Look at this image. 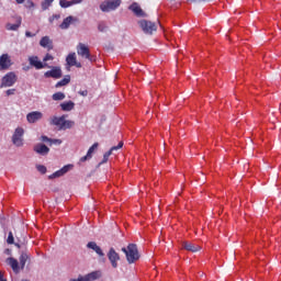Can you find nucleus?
<instances>
[{"instance_id":"4","label":"nucleus","mask_w":281,"mask_h":281,"mask_svg":"<svg viewBox=\"0 0 281 281\" xmlns=\"http://www.w3.org/2000/svg\"><path fill=\"white\" fill-rule=\"evenodd\" d=\"M138 24L143 30L144 34H153V32H157V24L155 22L140 20Z\"/></svg>"},{"instance_id":"23","label":"nucleus","mask_w":281,"mask_h":281,"mask_svg":"<svg viewBox=\"0 0 281 281\" xmlns=\"http://www.w3.org/2000/svg\"><path fill=\"white\" fill-rule=\"evenodd\" d=\"M21 23H22V19H21V16H18L15 24H12V23L7 24V30H9L10 32H16V30H19V27H21Z\"/></svg>"},{"instance_id":"26","label":"nucleus","mask_w":281,"mask_h":281,"mask_svg":"<svg viewBox=\"0 0 281 281\" xmlns=\"http://www.w3.org/2000/svg\"><path fill=\"white\" fill-rule=\"evenodd\" d=\"M29 259H30V255H27V252L21 254V256H20L21 269H25V263L27 262Z\"/></svg>"},{"instance_id":"3","label":"nucleus","mask_w":281,"mask_h":281,"mask_svg":"<svg viewBox=\"0 0 281 281\" xmlns=\"http://www.w3.org/2000/svg\"><path fill=\"white\" fill-rule=\"evenodd\" d=\"M16 83V74L8 72L5 76L2 77L0 89L13 87Z\"/></svg>"},{"instance_id":"37","label":"nucleus","mask_w":281,"mask_h":281,"mask_svg":"<svg viewBox=\"0 0 281 281\" xmlns=\"http://www.w3.org/2000/svg\"><path fill=\"white\" fill-rule=\"evenodd\" d=\"M58 19H60V14H54L49 18V23H54V21H58Z\"/></svg>"},{"instance_id":"18","label":"nucleus","mask_w":281,"mask_h":281,"mask_svg":"<svg viewBox=\"0 0 281 281\" xmlns=\"http://www.w3.org/2000/svg\"><path fill=\"white\" fill-rule=\"evenodd\" d=\"M123 146L124 143L120 142L117 146L111 147V149L103 155V160L101 161V164H106V161H109L110 155H113V150H120V148H122Z\"/></svg>"},{"instance_id":"13","label":"nucleus","mask_w":281,"mask_h":281,"mask_svg":"<svg viewBox=\"0 0 281 281\" xmlns=\"http://www.w3.org/2000/svg\"><path fill=\"white\" fill-rule=\"evenodd\" d=\"M12 66V60H10V55L2 54L0 56V69H10Z\"/></svg>"},{"instance_id":"19","label":"nucleus","mask_w":281,"mask_h":281,"mask_svg":"<svg viewBox=\"0 0 281 281\" xmlns=\"http://www.w3.org/2000/svg\"><path fill=\"white\" fill-rule=\"evenodd\" d=\"M98 146H99V144H98V143H94V144L88 149L87 155L80 158V161H81V162H85V161H88V159H91L93 153H94L95 150H98Z\"/></svg>"},{"instance_id":"49","label":"nucleus","mask_w":281,"mask_h":281,"mask_svg":"<svg viewBox=\"0 0 281 281\" xmlns=\"http://www.w3.org/2000/svg\"><path fill=\"white\" fill-rule=\"evenodd\" d=\"M16 3H24L25 0H15Z\"/></svg>"},{"instance_id":"21","label":"nucleus","mask_w":281,"mask_h":281,"mask_svg":"<svg viewBox=\"0 0 281 281\" xmlns=\"http://www.w3.org/2000/svg\"><path fill=\"white\" fill-rule=\"evenodd\" d=\"M41 47H45L46 49H54V44L50 41L49 36H44L40 41Z\"/></svg>"},{"instance_id":"31","label":"nucleus","mask_w":281,"mask_h":281,"mask_svg":"<svg viewBox=\"0 0 281 281\" xmlns=\"http://www.w3.org/2000/svg\"><path fill=\"white\" fill-rule=\"evenodd\" d=\"M59 5L60 8H71L72 4H71V1L60 0Z\"/></svg>"},{"instance_id":"2","label":"nucleus","mask_w":281,"mask_h":281,"mask_svg":"<svg viewBox=\"0 0 281 281\" xmlns=\"http://www.w3.org/2000/svg\"><path fill=\"white\" fill-rule=\"evenodd\" d=\"M122 5V0H105L100 4L101 12H113Z\"/></svg>"},{"instance_id":"11","label":"nucleus","mask_w":281,"mask_h":281,"mask_svg":"<svg viewBox=\"0 0 281 281\" xmlns=\"http://www.w3.org/2000/svg\"><path fill=\"white\" fill-rule=\"evenodd\" d=\"M29 63L31 67H35V69H45V67L49 68V66L46 63L43 64V61L38 60V56L29 57Z\"/></svg>"},{"instance_id":"40","label":"nucleus","mask_w":281,"mask_h":281,"mask_svg":"<svg viewBox=\"0 0 281 281\" xmlns=\"http://www.w3.org/2000/svg\"><path fill=\"white\" fill-rule=\"evenodd\" d=\"M70 281H89V278H85L82 276H79L78 279H71Z\"/></svg>"},{"instance_id":"8","label":"nucleus","mask_w":281,"mask_h":281,"mask_svg":"<svg viewBox=\"0 0 281 281\" xmlns=\"http://www.w3.org/2000/svg\"><path fill=\"white\" fill-rule=\"evenodd\" d=\"M108 258L113 267V269H117V261L120 260V254L115 251V248H110L108 252Z\"/></svg>"},{"instance_id":"35","label":"nucleus","mask_w":281,"mask_h":281,"mask_svg":"<svg viewBox=\"0 0 281 281\" xmlns=\"http://www.w3.org/2000/svg\"><path fill=\"white\" fill-rule=\"evenodd\" d=\"M83 278H88L89 280H98V272H91L88 276L83 277Z\"/></svg>"},{"instance_id":"27","label":"nucleus","mask_w":281,"mask_h":281,"mask_svg":"<svg viewBox=\"0 0 281 281\" xmlns=\"http://www.w3.org/2000/svg\"><path fill=\"white\" fill-rule=\"evenodd\" d=\"M74 126H76V122L67 121L66 119H64L61 131H67V128H74Z\"/></svg>"},{"instance_id":"39","label":"nucleus","mask_w":281,"mask_h":281,"mask_svg":"<svg viewBox=\"0 0 281 281\" xmlns=\"http://www.w3.org/2000/svg\"><path fill=\"white\" fill-rule=\"evenodd\" d=\"M41 142H45V143H48L50 144L52 143V138L47 137V136H41Z\"/></svg>"},{"instance_id":"29","label":"nucleus","mask_w":281,"mask_h":281,"mask_svg":"<svg viewBox=\"0 0 281 281\" xmlns=\"http://www.w3.org/2000/svg\"><path fill=\"white\" fill-rule=\"evenodd\" d=\"M54 3V0H44L42 2V10H49V7Z\"/></svg>"},{"instance_id":"5","label":"nucleus","mask_w":281,"mask_h":281,"mask_svg":"<svg viewBox=\"0 0 281 281\" xmlns=\"http://www.w3.org/2000/svg\"><path fill=\"white\" fill-rule=\"evenodd\" d=\"M77 54L78 56H81V58H87V60H90L93 63V57H91V52L89 50V46L85 45L83 43H79L77 46Z\"/></svg>"},{"instance_id":"7","label":"nucleus","mask_w":281,"mask_h":281,"mask_svg":"<svg viewBox=\"0 0 281 281\" xmlns=\"http://www.w3.org/2000/svg\"><path fill=\"white\" fill-rule=\"evenodd\" d=\"M44 76L46 78H54L55 80H58V78H63V70L60 67L55 66L50 70L46 71Z\"/></svg>"},{"instance_id":"32","label":"nucleus","mask_w":281,"mask_h":281,"mask_svg":"<svg viewBox=\"0 0 281 281\" xmlns=\"http://www.w3.org/2000/svg\"><path fill=\"white\" fill-rule=\"evenodd\" d=\"M108 27L109 26H106V23H104V22H99V24H98L99 32H106Z\"/></svg>"},{"instance_id":"16","label":"nucleus","mask_w":281,"mask_h":281,"mask_svg":"<svg viewBox=\"0 0 281 281\" xmlns=\"http://www.w3.org/2000/svg\"><path fill=\"white\" fill-rule=\"evenodd\" d=\"M87 248L92 249V251H95L100 258H104V251H102V248L98 246L95 241H89L87 244Z\"/></svg>"},{"instance_id":"10","label":"nucleus","mask_w":281,"mask_h":281,"mask_svg":"<svg viewBox=\"0 0 281 281\" xmlns=\"http://www.w3.org/2000/svg\"><path fill=\"white\" fill-rule=\"evenodd\" d=\"M66 64L68 67H77V69H80L82 67V64L78 63L76 58V53H70L66 57Z\"/></svg>"},{"instance_id":"38","label":"nucleus","mask_w":281,"mask_h":281,"mask_svg":"<svg viewBox=\"0 0 281 281\" xmlns=\"http://www.w3.org/2000/svg\"><path fill=\"white\" fill-rule=\"evenodd\" d=\"M47 60H54V56H52L50 54H46L43 58V63H47Z\"/></svg>"},{"instance_id":"22","label":"nucleus","mask_w":281,"mask_h":281,"mask_svg":"<svg viewBox=\"0 0 281 281\" xmlns=\"http://www.w3.org/2000/svg\"><path fill=\"white\" fill-rule=\"evenodd\" d=\"M34 150L37 153V155H48L49 154V147H47L45 144L35 145Z\"/></svg>"},{"instance_id":"20","label":"nucleus","mask_w":281,"mask_h":281,"mask_svg":"<svg viewBox=\"0 0 281 281\" xmlns=\"http://www.w3.org/2000/svg\"><path fill=\"white\" fill-rule=\"evenodd\" d=\"M130 10H132L136 16H146V13H144V10H142V7L137 4V2L132 3Z\"/></svg>"},{"instance_id":"36","label":"nucleus","mask_w":281,"mask_h":281,"mask_svg":"<svg viewBox=\"0 0 281 281\" xmlns=\"http://www.w3.org/2000/svg\"><path fill=\"white\" fill-rule=\"evenodd\" d=\"M36 169L38 170V172H41V175H45L47 172V167L43 165H38Z\"/></svg>"},{"instance_id":"17","label":"nucleus","mask_w":281,"mask_h":281,"mask_svg":"<svg viewBox=\"0 0 281 281\" xmlns=\"http://www.w3.org/2000/svg\"><path fill=\"white\" fill-rule=\"evenodd\" d=\"M7 265H9V267H11L12 271L14 273H19L20 268H19V260H16L14 257H9L5 260Z\"/></svg>"},{"instance_id":"6","label":"nucleus","mask_w":281,"mask_h":281,"mask_svg":"<svg viewBox=\"0 0 281 281\" xmlns=\"http://www.w3.org/2000/svg\"><path fill=\"white\" fill-rule=\"evenodd\" d=\"M23 135H25V130L23 127H16L12 136L14 146H23Z\"/></svg>"},{"instance_id":"41","label":"nucleus","mask_w":281,"mask_h":281,"mask_svg":"<svg viewBox=\"0 0 281 281\" xmlns=\"http://www.w3.org/2000/svg\"><path fill=\"white\" fill-rule=\"evenodd\" d=\"M53 144H58V145H60V144H63V140H60V139H52V138H50V144H49V146H52Z\"/></svg>"},{"instance_id":"42","label":"nucleus","mask_w":281,"mask_h":281,"mask_svg":"<svg viewBox=\"0 0 281 281\" xmlns=\"http://www.w3.org/2000/svg\"><path fill=\"white\" fill-rule=\"evenodd\" d=\"M25 36H26L27 38H34V36H36V34H32V32L26 31V32H25Z\"/></svg>"},{"instance_id":"44","label":"nucleus","mask_w":281,"mask_h":281,"mask_svg":"<svg viewBox=\"0 0 281 281\" xmlns=\"http://www.w3.org/2000/svg\"><path fill=\"white\" fill-rule=\"evenodd\" d=\"M15 89H9L7 90V95H14Z\"/></svg>"},{"instance_id":"25","label":"nucleus","mask_w":281,"mask_h":281,"mask_svg":"<svg viewBox=\"0 0 281 281\" xmlns=\"http://www.w3.org/2000/svg\"><path fill=\"white\" fill-rule=\"evenodd\" d=\"M60 106L61 111H74V106H76V104L74 103V101H68L61 103Z\"/></svg>"},{"instance_id":"33","label":"nucleus","mask_w":281,"mask_h":281,"mask_svg":"<svg viewBox=\"0 0 281 281\" xmlns=\"http://www.w3.org/2000/svg\"><path fill=\"white\" fill-rule=\"evenodd\" d=\"M58 177H64V173H63V171L60 169L55 171L53 175H50L49 179H56Z\"/></svg>"},{"instance_id":"30","label":"nucleus","mask_w":281,"mask_h":281,"mask_svg":"<svg viewBox=\"0 0 281 281\" xmlns=\"http://www.w3.org/2000/svg\"><path fill=\"white\" fill-rule=\"evenodd\" d=\"M74 168V165H66V166H64L61 169H59V170H61V175H67V172H69V170H71Z\"/></svg>"},{"instance_id":"24","label":"nucleus","mask_w":281,"mask_h":281,"mask_svg":"<svg viewBox=\"0 0 281 281\" xmlns=\"http://www.w3.org/2000/svg\"><path fill=\"white\" fill-rule=\"evenodd\" d=\"M69 82H71V76L66 75L64 79H61L60 81H58L55 87L56 89H59V87H67V85H69Z\"/></svg>"},{"instance_id":"15","label":"nucleus","mask_w":281,"mask_h":281,"mask_svg":"<svg viewBox=\"0 0 281 281\" xmlns=\"http://www.w3.org/2000/svg\"><path fill=\"white\" fill-rule=\"evenodd\" d=\"M65 120H67L66 115L53 116L52 120H50V124L53 126H57L58 131H61V126H63Z\"/></svg>"},{"instance_id":"43","label":"nucleus","mask_w":281,"mask_h":281,"mask_svg":"<svg viewBox=\"0 0 281 281\" xmlns=\"http://www.w3.org/2000/svg\"><path fill=\"white\" fill-rule=\"evenodd\" d=\"M79 95L87 98V95H89V91H87V90L79 91Z\"/></svg>"},{"instance_id":"50","label":"nucleus","mask_w":281,"mask_h":281,"mask_svg":"<svg viewBox=\"0 0 281 281\" xmlns=\"http://www.w3.org/2000/svg\"><path fill=\"white\" fill-rule=\"evenodd\" d=\"M15 247H18V249H21V245L20 244H14Z\"/></svg>"},{"instance_id":"1","label":"nucleus","mask_w":281,"mask_h":281,"mask_svg":"<svg viewBox=\"0 0 281 281\" xmlns=\"http://www.w3.org/2000/svg\"><path fill=\"white\" fill-rule=\"evenodd\" d=\"M121 251L125 254L126 260L130 265H133V262H137V259L139 258V250L137 249V245L130 244L127 245V247H123Z\"/></svg>"},{"instance_id":"48","label":"nucleus","mask_w":281,"mask_h":281,"mask_svg":"<svg viewBox=\"0 0 281 281\" xmlns=\"http://www.w3.org/2000/svg\"><path fill=\"white\" fill-rule=\"evenodd\" d=\"M190 1V3H201V1H205V0H188Z\"/></svg>"},{"instance_id":"14","label":"nucleus","mask_w":281,"mask_h":281,"mask_svg":"<svg viewBox=\"0 0 281 281\" xmlns=\"http://www.w3.org/2000/svg\"><path fill=\"white\" fill-rule=\"evenodd\" d=\"M182 247L183 249H186L187 251H191L192 254H196V251H201V246L192 241H183Z\"/></svg>"},{"instance_id":"9","label":"nucleus","mask_w":281,"mask_h":281,"mask_svg":"<svg viewBox=\"0 0 281 281\" xmlns=\"http://www.w3.org/2000/svg\"><path fill=\"white\" fill-rule=\"evenodd\" d=\"M40 120H43V112L33 111L26 115V121L29 124H36V122H40Z\"/></svg>"},{"instance_id":"28","label":"nucleus","mask_w":281,"mask_h":281,"mask_svg":"<svg viewBox=\"0 0 281 281\" xmlns=\"http://www.w3.org/2000/svg\"><path fill=\"white\" fill-rule=\"evenodd\" d=\"M53 100H54L55 102H58V101H60V100H65V93H63V92H55V93L53 94Z\"/></svg>"},{"instance_id":"47","label":"nucleus","mask_w":281,"mask_h":281,"mask_svg":"<svg viewBox=\"0 0 281 281\" xmlns=\"http://www.w3.org/2000/svg\"><path fill=\"white\" fill-rule=\"evenodd\" d=\"M70 2L72 5H76L78 3H82V0H71Z\"/></svg>"},{"instance_id":"46","label":"nucleus","mask_w":281,"mask_h":281,"mask_svg":"<svg viewBox=\"0 0 281 281\" xmlns=\"http://www.w3.org/2000/svg\"><path fill=\"white\" fill-rule=\"evenodd\" d=\"M4 254L5 256H12V249L10 248L4 249Z\"/></svg>"},{"instance_id":"45","label":"nucleus","mask_w":281,"mask_h":281,"mask_svg":"<svg viewBox=\"0 0 281 281\" xmlns=\"http://www.w3.org/2000/svg\"><path fill=\"white\" fill-rule=\"evenodd\" d=\"M5 272L0 271V281H8V279H4Z\"/></svg>"},{"instance_id":"34","label":"nucleus","mask_w":281,"mask_h":281,"mask_svg":"<svg viewBox=\"0 0 281 281\" xmlns=\"http://www.w3.org/2000/svg\"><path fill=\"white\" fill-rule=\"evenodd\" d=\"M7 243L8 245H14V235L12 234V232H9Z\"/></svg>"},{"instance_id":"12","label":"nucleus","mask_w":281,"mask_h":281,"mask_svg":"<svg viewBox=\"0 0 281 281\" xmlns=\"http://www.w3.org/2000/svg\"><path fill=\"white\" fill-rule=\"evenodd\" d=\"M78 21H79L78 18H76L74 15H69L64 19V21L61 22L59 27H60V30H69V25H71V23H78Z\"/></svg>"}]
</instances>
